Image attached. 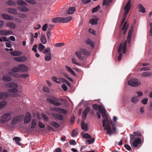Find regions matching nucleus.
<instances>
[{"label":"nucleus","instance_id":"obj_1","mask_svg":"<svg viewBox=\"0 0 152 152\" xmlns=\"http://www.w3.org/2000/svg\"><path fill=\"white\" fill-rule=\"evenodd\" d=\"M104 119L102 121V126L104 127V130H106L107 133L110 136L115 133L116 130L115 125L113 124V129H111L110 127V124L108 122V118L106 114L105 110L101 113Z\"/></svg>","mask_w":152,"mask_h":152},{"label":"nucleus","instance_id":"obj_2","mask_svg":"<svg viewBox=\"0 0 152 152\" xmlns=\"http://www.w3.org/2000/svg\"><path fill=\"white\" fill-rule=\"evenodd\" d=\"M130 143L132 148L138 147L141 143V140L140 138H135L134 136L132 135H130Z\"/></svg>","mask_w":152,"mask_h":152},{"label":"nucleus","instance_id":"obj_3","mask_svg":"<svg viewBox=\"0 0 152 152\" xmlns=\"http://www.w3.org/2000/svg\"><path fill=\"white\" fill-rule=\"evenodd\" d=\"M126 40L123 45L121 44L118 48V52L119 54V55L118 57V61H120L121 59V57L122 54H125L126 49Z\"/></svg>","mask_w":152,"mask_h":152},{"label":"nucleus","instance_id":"obj_4","mask_svg":"<svg viewBox=\"0 0 152 152\" xmlns=\"http://www.w3.org/2000/svg\"><path fill=\"white\" fill-rule=\"evenodd\" d=\"M6 86L7 88H12V89L8 90V92L10 93H15L18 91V90L17 89L18 86L15 83H7L6 84Z\"/></svg>","mask_w":152,"mask_h":152},{"label":"nucleus","instance_id":"obj_5","mask_svg":"<svg viewBox=\"0 0 152 152\" xmlns=\"http://www.w3.org/2000/svg\"><path fill=\"white\" fill-rule=\"evenodd\" d=\"M88 54V52L85 49H81L75 52L76 56L80 60L83 59L85 55H87Z\"/></svg>","mask_w":152,"mask_h":152},{"label":"nucleus","instance_id":"obj_6","mask_svg":"<svg viewBox=\"0 0 152 152\" xmlns=\"http://www.w3.org/2000/svg\"><path fill=\"white\" fill-rule=\"evenodd\" d=\"M23 115H18L14 117L11 120V124L14 125L19 123L23 120Z\"/></svg>","mask_w":152,"mask_h":152},{"label":"nucleus","instance_id":"obj_7","mask_svg":"<svg viewBox=\"0 0 152 152\" xmlns=\"http://www.w3.org/2000/svg\"><path fill=\"white\" fill-rule=\"evenodd\" d=\"M12 113H10L3 115L1 117V121L3 123L9 121L12 118Z\"/></svg>","mask_w":152,"mask_h":152},{"label":"nucleus","instance_id":"obj_8","mask_svg":"<svg viewBox=\"0 0 152 152\" xmlns=\"http://www.w3.org/2000/svg\"><path fill=\"white\" fill-rule=\"evenodd\" d=\"M128 84L129 85H130L132 86L136 87L140 85V83L139 81L137 79L133 78L131 79L130 80L128 81Z\"/></svg>","mask_w":152,"mask_h":152},{"label":"nucleus","instance_id":"obj_9","mask_svg":"<svg viewBox=\"0 0 152 152\" xmlns=\"http://www.w3.org/2000/svg\"><path fill=\"white\" fill-rule=\"evenodd\" d=\"M31 114L28 112L26 113L24 118V122L25 124L28 123L31 120Z\"/></svg>","mask_w":152,"mask_h":152},{"label":"nucleus","instance_id":"obj_10","mask_svg":"<svg viewBox=\"0 0 152 152\" xmlns=\"http://www.w3.org/2000/svg\"><path fill=\"white\" fill-rule=\"evenodd\" d=\"M12 33V31L9 30H3L0 31V34L3 35H8Z\"/></svg>","mask_w":152,"mask_h":152},{"label":"nucleus","instance_id":"obj_11","mask_svg":"<svg viewBox=\"0 0 152 152\" xmlns=\"http://www.w3.org/2000/svg\"><path fill=\"white\" fill-rule=\"evenodd\" d=\"M47 100L48 102L53 104L55 106H58L61 104V103L56 102L50 98H47Z\"/></svg>","mask_w":152,"mask_h":152},{"label":"nucleus","instance_id":"obj_12","mask_svg":"<svg viewBox=\"0 0 152 152\" xmlns=\"http://www.w3.org/2000/svg\"><path fill=\"white\" fill-rule=\"evenodd\" d=\"M20 71L23 72H25L27 71L28 69V67L25 65L21 64L19 65Z\"/></svg>","mask_w":152,"mask_h":152},{"label":"nucleus","instance_id":"obj_13","mask_svg":"<svg viewBox=\"0 0 152 152\" xmlns=\"http://www.w3.org/2000/svg\"><path fill=\"white\" fill-rule=\"evenodd\" d=\"M15 61L18 62H24L26 60V58L24 56L16 57L14 58Z\"/></svg>","mask_w":152,"mask_h":152},{"label":"nucleus","instance_id":"obj_14","mask_svg":"<svg viewBox=\"0 0 152 152\" xmlns=\"http://www.w3.org/2000/svg\"><path fill=\"white\" fill-rule=\"evenodd\" d=\"M137 8L140 12L143 13L146 12L145 8L143 7L142 4H138L137 6Z\"/></svg>","mask_w":152,"mask_h":152},{"label":"nucleus","instance_id":"obj_15","mask_svg":"<svg viewBox=\"0 0 152 152\" xmlns=\"http://www.w3.org/2000/svg\"><path fill=\"white\" fill-rule=\"evenodd\" d=\"M6 26L9 28L14 29L16 28V26L15 23L12 22H9L6 23Z\"/></svg>","mask_w":152,"mask_h":152},{"label":"nucleus","instance_id":"obj_16","mask_svg":"<svg viewBox=\"0 0 152 152\" xmlns=\"http://www.w3.org/2000/svg\"><path fill=\"white\" fill-rule=\"evenodd\" d=\"M2 17L5 20H12L14 19L13 17L6 14H3Z\"/></svg>","mask_w":152,"mask_h":152},{"label":"nucleus","instance_id":"obj_17","mask_svg":"<svg viewBox=\"0 0 152 152\" xmlns=\"http://www.w3.org/2000/svg\"><path fill=\"white\" fill-rule=\"evenodd\" d=\"M72 18L70 16L66 17H61V21L62 23H65L69 22L71 20Z\"/></svg>","mask_w":152,"mask_h":152},{"label":"nucleus","instance_id":"obj_18","mask_svg":"<svg viewBox=\"0 0 152 152\" xmlns=\"http://www.w3.org/2000/svg\"><path fill=\"white\" fill-rule=\"evenodd\" d=\"M81 127L82 129L86 131L88 130V126L87 124H85L84 121H82L81 123Z\"/></svg>","mask_w":152,"mask_h":152},{"label":"nucleus","instance_id":"obj_19","mask_svg":"<svg viewBox=\"0 0 152 152\" xmlns=\"http://www.w3.org/2000/svg\"><path fill=\"white\" fill-rule=\"evenodd\" d=\"M52 115L53 117L58 120H61L63 118V116L60 114L53 113Z\"/></svg>","mask_w":152,"mask_h":152},{"label":"nucleus","instance_id":"obj_20","mask_svg":"<svg viewBox=\"0 0 152 152\" xmlns=\"http://www.w3.org/2000/svg\"><path fill=\"white\" fill-rule=\"evenodd\" d=\"M40 41L43 44H45L47 42L45 36V34H42L40 38Z\"/></svg>","mask_w":152,"mask_h":152},{"label":"nucleus","instance_id":"obj_21","mask_svg":"<svg viewBox=\"0 0 152 152\" xmlns=\"http://www.w3.org/2000/svg\"><path fill=\"white\" fill-rule=\"evenodd\" d=\"M8 11L9 13L12 14L14 15H18L17 10L14 8H9L8 9Z\"/></svg>","mask_w":152,"mask_h":152},{"label":"nucleus","instance_id":"obj_22","mask_svg":"<svg viewBox=\"0 0 152 152\" xmlns=\"http://www.w3.org/2000/svg\"><path fill=\"white\" fill-rule=\"evenodd\" d=\"M52 21L54 23L58 22L62 23L61 21V17H57L55 18H53L52 19Z\"/></svg>","mask_w":152,"mask_h":152},{"label":"nucleus","instance_id":"obj_23","mask_svg":"<svg viewBox=\"0 0 152 152\" xmlns=\"http://www.w3.org/2000/svg\"><path fill=\"white\" fill-rule=\"evenodd\" d=\"M131 1L130 0H129L128 1L124 7V10H129L131 7Z\"/></svg>","mask_w":152,"mask_h":152},{"label":"nucleus","instance_id":"obj_24","mask_svg":"<svg viewBox=\"0 0 152 152\" xmlns=\"http://www.w3.org/2000/svg\"><path fill=\"white\" fill-rule=\"evenodd\" d=\"M17 4L21 6H26L27 4L24 1L22 0H18L17 1Z\"/></svg>","mask_w":152,"mask_h":152},{"label":"nucleus","instance_id":"obj_25","mask_svg":"<svg viewBox=\"0 0 152 152\" xmlns=\"http://www.w3.org/2000/svg\"><path fill=\"white\" fill-rule=\"evenodd\" d=\"M132 34V29L130 30L129 31L128 37H127V42L128 43H129L131 42V37Z\"/></svg>","mask_w":152,"mask_h":152},{"label":"nucleus","instance_id":"obj_26","mask_svg":"<svg viewBox=\"0 0 152 152\" xmlns=\"http://www.w3.org/2000/svg\"><path fill=\"white\" fill-rule=\"evenodd\" d=\"M65 68L66 70L71 74H72L75 76H76L75 74L70 67L68 66H66Z\"/></svg>","mask_w":152,"mask_h":152},{"label":"nucleus","instance_id":"obj_27","mask_svg":"<svg viewBox=\"0 0 152 152\" xmlns=\"http://www.w3.org/2000/svg\"><path fill=\"white\" fill-rule=\"evenodd\" d=\"M10 53L11 55L15 56H20L22 54V53L19 51H15L12 52Z\"/></svg>","mask_w":152,"mask_h":152},{"label":"nucleus","instance_id":"obj_28","mask_svg":"<svg viewBox=\"0 0 152 152\" xmlns=\"http://www.w3.org/2000/svg\"><path fill=\"white\" fill-rule=\"evenodd\" d=\"M51 58V53L49 52L48 53L46 54L45 56V59L46 61H50Z\"/></svg>","mask_w":152,"mask_h":152},{"label":"nucleus","instance_id":"obj_29","mask_svg":"<svg viewBox=\"0 0 152 152\" xmlns=\"http://www.w3.org/2000/svg\"><path fill=\"white\" fill-rule=\"evenodd\" d=\"M82 137L84 138L89 139L91 138L90 135L87 133H85L83 132L81 133Z\"/></svg>","mask_w":152,"mask_h":152},{"label":"nucleus","instance_id":"obj_30","mask_svg":"<svg viewBox=\"0 0 152 152\" xmlns=\"http://www.w3.org/2000/svg\"><path fill=\"white\" fill-rule=\"evenodd\" d=\"M2 79L3 80L5 81H10L12 79L10 77L8 76L7 75L4 76L3 78Z\"/></svg>","mask_w":152,"mask_h":152},{"label":"nucleus","instance_id":"obj_31","mask_svg":"<svg viewBox=\"0 0 152 152\" xmlns=\"http://www.w3.org/2000/svg\"><path fill=\"white\" fill-rule=\"evenodd\" d=\"M89 23L91 25H96L97 24V20L96 18L92 19L90 20Z\"/></svg>","mask_w":152,"mask_h":152},{"label":"nucleus","instance_id":"obj_32","mask_svg":"<svg viewBox=\"0 0 152 152\" xmlns=\"http://www.w3.org/2000/svg\"><path fill=\"white\" fill-rule=\"evenodd\" d=\"M9 75L14 77L16 78L20 77V75H19V74L17 73H16L15 72H9Z\"/></svg>","mask_w":152,"mask_h":152},{"label":"nucleus","instance_id":"obj_33","mask_svg":"<svg viewBox=\"0 0 152 152\" xmlns=\"http://www.w3.org/2000/svg\"><path fill=\"white\" fill-rule=\"evenodd\" d=\"M112 0H103V6H107L112 1Z\"/></svg>","mask_w":152,"mask_h":152},{"label":"nucleus","instance_id":"obj_34","mask_svg":"<svg viewBox=\"0 0 152 152\" xmlns=\"http://www.w3.org/2000/svg\"><path fill=\"white\" fill-rule=\"evenodd\" d=\"M19 10L22 12H27L28 11V9L25 6L19 7L18 8Z\"/></svg>","mask_w":152,"mask_h":152},{"label":"nucleus","instance_id":"obj_35","mask_svg":"<svg viewBox=\"0 0 152 152\" xmlns=\"http://www.w3.org/2000/svg\"><path fill=\"white\" fill-rule=\"evenodd\" d=\"M152 75L151 72H145L142 73V76L143 77H145L147 76H150Z\"/></svg>","mask_w":152,"mask_h":152},{"label":"nucleus","instance_id":"obj_36","mask_svg":"<svg viewBox=\"0 0 152 152\" xmlns=\"http://www.w3.org/2000/svg\"><path fill=\"white\" fill-rule=\"evenodd\" d=\"M44 48V46L42 43H40L38 44V50L39 51H42Z\"/></svg>","mask_w":152,"mask_h":152},{"label":"nucleus","instance_id":"obj_37","mask_svg":"<svg viewBox=\"0 0 152 152\" xmlns=\"http://www.w3.org/2000/svg\"><path fill=\"white\" fill-rule=\"evenodd\" d=\"M19 67V65H18L17 67H15L13 68L12 69V72H18L20 71V68Z\"/></svg>","mask_w":152,"mask_h":152},{"label":"nucleus","instance_id":"obj_38","mask_svg":"<svg viewBox=\"0 0 152 152\" xmlns=\"http://www.w3.org/2000/svg\"><path fill=\"white\" fill-rule=\"evenodd\" d=\"M13 140H15V142L20 146L22 144L19 142L20 141V139L19 137H14L13 139Z\"/></svg>","mask_w":152,"mask_h":152},{"label":"nucleus","instance_id":"obj_39","mask_svg":"<svg viewBox=\"0 0 152 152\" xmlns=\"http://www.w3.org/2000/svg\"><path fill=\"white\" fill-rule=\"evenodd\" d=\"M138 98L137 97H133L131 99V102L133 103H137L138 101Z\"/></svg>","mask_w":152,"mask_h":152},{"label":"nucleus","instance_id":"obj_40","mask_svg":"<svg viewBox=\"0 0 152 152\" xmlns=\"http://www.w3.org/2000/svg\"><path fill=\"white\" fill-rule=\"evenodd\" d=\"M126 23L127 21L125 23H124L123 26L122 28V30H124V34H125L126 33V32L127 28V27H128V25H126Z\"/></svg>","mask_w":152,"mask_h":152},{"label":"nucleus","instance_id":"obj_41","mask_svg":"<svg viewBox=\"0 0 152 152\" xmlns=\"http://www.w3.org/2000/svg\"><path fill=\"white\" fill-rule=\"evenodd\" d=\"M94 140L95 139L94 138H92L89 140H86L85 142L86 143L90 144L93 143L94 141Z\"/></svg>","mask_w":152,"mask_h":152},{"label":"nucleus","instance_id":"obj_42","mask_svg":"<svg viewBox=\"0 0 152 152\" xmlns=\"http://www.w3.org/2000/svg\"><path fill=\"white\" fill-rule=\"evenodd\" d=\"M6 104V102L5 101H2L0 102V109L4 107Z\"/></svg>","mask_w":152,"mask_h":152},{"label":"nucleus","instance_id":"obj_43","mask_svg":"<svg viewBox=\"0 0 152 152\" xmlns=\"http://www.w3.org/2000/svg\"><path fill=\"white\" fill-rule=\"evenodd\" d=\"M50 124L52 125L53 127L56 128H58L59 126V124L57 123L55 121H52L50 123Z\"/></svg>","mask_w":152,"mask_h":152},{"label":"nucleus","instance_id":"obj_44","mask_svg":"<svg viewBox=\"0 0 152 152\" xmlns=\"http://www.w3.org/2000/svg\"><path fill=\"white\" fill-rule=\"evenodd\" d=\"M36 125V121L35 119H33L32 121L31 128H35Z\"/></svg>","mask_w":152,"mask_h":152},{"label":"nucleus","instance_id":"obj_45","mask_svg":"<svg viewBox=\"0 0 152 152\" xmlns=\"http://www.w3.org/2000/svg\"><path fill=\"white\" fill-rule=\"evenodd\" d=\"M75 7H70L69 9L68 13L69 14H72L74 13L75 11Z\"/></svg>","mask_w":152,"mask_h":152},{"label":"nucleus","instance_id":"obj_46","mask_svg":"<svg viewBox=\"0 0 152 152\" xmlns=\"http://www.w3.org/2000/svg\"><path fill=\"white\" fill-rule=\"evenodd\" d=\"M100 9V6L99 5L98 6L96 7L93 8L92 10V12L93 13L96 12Z\"/></svg>","mask_w":152,"mask_h":152},{"label":"nucleus","instance_id":"obj_47","mask_svg":"<svg viewBox=\"0 0 152 152\" xmlns=\"http://www.w3.org/2000/svg\"><path fill=\"white\" fill-rule=\"evenodd\" d=\"M7 3L10 5H15L16 4V3L10 0L7 2Z\"/></svg>","mask_w":152,"mask_h":152},{"label":"nucleus","instance_id":"obj_48","mask_svg":"<svg viewBox=\"0 0 152 152\" xmlns=\"http://www.w3.org/2000/svg\"><path fill=\"white\" fill-rule=\"evenodd\" d=\"M1 94L2 95V98L4 99L9 96V94L7 92H2Z\"/></svg>","mask_w":152,"mask_h":152},{"label":"nucleus","instance_id":"obj_49","mask_svg":"<svg viewBox=\"0 0 152 152\" xmlns=\"http://www.w3.org/2000/svg\"><path fill=\"white\" fill-rule=\"evenodd\" d=\"M27 2L32 4H36V1L34 0H25Z\"/></svg>","mask_w":152,"mask_h":152},{"label":"nucleus","instance_id":"obj_50","mask_svg":"<svg viewBox=\"0 0 152 152\" xmlns=\"http://www.w3.org/2000/svg\"><path fill=\"white\" fill-rule=\"evenodd\" d=\"M87 44L90 45L92 47L94 46V44L93 42L90 39H88L87 41Z\"/></svg>","mask_w":152,"mask_h":152},{"label":"nucleus","instance_id":"obj_51","mask_svg":"<svg viewBox=\"0 0 152 152\" xmlns=\"http://www.w3.org/2000/svg\"><path fill=\"white\" fill-rule=\"evenodd\" d=\"M51 110L53 111H55L57 112L60 113V112H61V108H53L52 109H51Z\"/></svg>","mask_w":152,"mask_h":152},{"label":"nucleus","instance_id":"obj_52","mask_svg":"<svg viewBox=\"0 0 152 152\" xmlns=\"http://www.w3.org/2000/svg\"><path fill=\"white\" fill-rule=\"evenodd\" d=\"M149 25L150 27L149 30L150 35L151 36H152V23H149Z\"/></svg>","mask_w":152,"mask_h":152},{"label":"nucleus","instance_id":"obj_53","mask_svg":"<svg viewBox=\"0 0 152 152\" xmlns=\"http://www.w3.org/2000/svg\"><path fill=\"white\" fill-rule=\"evenodd\" d=\"M52 80L53 81H55L57 83L60 84V82L59 81H58V80H59L56 77H52Z\"/></svg>","mask_w":152,"mask_h":152},{"label":"nucleus","instance_id":"obj_54","mask_svg":"<svg viewBox=\"0 0 152 152\" xmlns=\"http://www.w3.org/2000/svg\"><path fill=\"white\" fill-rule=\"evenodd\" d=\"M148 100L147 98H144L142 99V103L143 104H147Z\"/></svg>","mask_w":152,"mask_h":152},{"label":"nucleus","instance_id":"obj_55","mask_svg":"<svg viewBox=\"0 0 152 152\" xmlns=\"http://www.w3.org/2000/svg\"><path fill=\"white\" fill-rule=\"evenodd\" d=\"M39 126L41 128H44L45 127L44 124L41 122H39L38 124Z\"/></svg>","mask_w":152,"mask_h":152},{"label":"nucleus","instance_id":"obj_56","mask_svg":"<svg viewBox=\"0 0 152 152\" xmlns=\"http://www.w3.org/2000/svg\"><path fill=\"white\" fill-rule=\"evenodd\" d=\"M29 76V75L28 74H23L20 75V77L26 78Z\"/></svg>","mask_w":152,"mask_h":152},{"label":"nucleus","instance_id":"obj_57","mask_svg":"<svg viewBox=\"0 0 152 152\" xmlns=\"http://www.w3.org/2000/svg\"><path fill=\"white\" fill-rule=\"evenodd\" d=\"M48 24L45 23V24L42 27V30L43 31H45L47 28Z\"/></svg>","mask_w":152,"mask_h":152},{"label":"nucleus","instance_id":"obj_58","mask_svg":"<svg viewBox=\"0 0 152 152\" xmlns=\"http://www.w3.org/2000/svg\"><path fill=\"white\" fill-rule=\"evenodd\" d=\"M37 45L36 44H35L34 45L33 47L32 48V50L35 53H37Z\"/></svg>","mask_w":152,"mask_h":152},{"label":"nucleus","instance_id":"obj_59","mask_svg":"<svg viewBox=\"0 0 152 152\" xmlns=\"http://www.w3.org/2000/svg\"><path fill=\"white\" fill-rule=\"evenodd\" d=\"M41 115L43 118L44 119V120L46 121H47L48 120V118L47 116L45 115L44 113H42L41 114Z\"/></svg>","mask_w":152,"mask_h":152},{"label":"nucleus","instance_id":"obj_60","mask_svg":"<svg viewBox=\"0 0 152 152\" xmlns=\"http://www.w3.org/2000/svg\"><path fill=\"white\" fill-rule=\"evenodd\" d=\"M98 110L101 113L105 111L104 109H103L102 108V107L100 105H99Z\"/></svg>","mask_w":152,"mask_h":152},{"label":"nucleus","instance_id":"obj_61","mask_svg":"<svg viewBox=\"0 0 152 152\" xmlns=\"http://www.w3.org/2000/svg\"><path fill=\"white\" fill-rule=\"evenodd\" d=\"M50 51V48H47L45 49L43 51V53L45 54H46V53Z\"/></svg>","mask_w":152,"mask_h":152},{"label":"nucleus","instance_id":"obj_62","mask_svg":"<svg viewBox=\"0 0 152 152\" xmlns=\"http://www.w3.org/2000/svg\"><path fill=\"white\" fill-rule=\"evenodd\" d=\"M150 69V68L149 67H143L142 68L140 69V70L142 71H147L148 70Z\"/></svg>","mask_w":152,"mask_h":152},{"label":"nucleus","instance_id":"obj_63","mask_svg":"<svg viewBox=\"0 0 152 152\" xmlns=\"http://www.w3.org/2000/svg\"><path fill=\"white\" fill-rule=\"evenodd\" d=\"M87 114V113L85 112V111L83 112V115H82V117L83 119H86Z\"/></svg>","mask_w":152,"mask_h":152},{"label":"nucleus","instance_id":"obj_64","mask_svg":"<svg viewBox=\"0 0 152 152\" xmlns=\"http://www.w3.org/2000/svg\"><path fill=\"white\" fill-rule=\"evenodd\" d=\"M72 63L74 64H75L77 65H80V64H79L77 62L76 59L74 58H73L72 59Z\"/></svg>","mask_w":152,"mask_h":152}]
</instances>
